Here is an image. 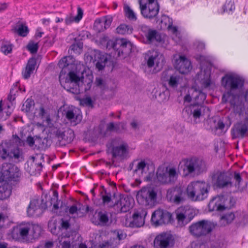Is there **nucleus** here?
I'll use <instances>...</instances> for the list:
<instances>
[{
    "mask_svg": "<svg viewBox=\"0 0 248 248\" xmlns=\"http://www.w3.org/2000/svg\"><path fill=\"white\" fill-rule=\"evenodd\" d=\"M167 198L170 202L179 204L186 200V193L181 187H176L168 190Z\"/></svg>",
    "mask_w": 248,
    "mask_h": 248,
    "instance_id": "2eb2a0df",
    "label": "nucleus"
},
{
    "mask_svg": "<svg viewBox=\"0 0 248 248\" xmlns=\"http://www.w3.org/2000/svg\"><path fill=\"white\" fill-rule=\"evenodd\" d=\"M105 194L102 196L103 202L104 204H108L110 202L111 200V196L110 193H107L105 191Z\"/></svg>",
    "mask_w": 248,
    "mask_h": 248,
    "instance_id": "603ef678",
    "label": "nucleus"
},
{
    "mask_svg": "<svg viewBox=\"0 0 248 248\" xmlns=\"http://www.w3.org/2000/svg\"><path fill=\"white\" fill-rule=\"evenodd\" d=\"M124 11L125 16L130 20L135 21L137 20V16L134 11L128 5L124 6Z\"/></svg>",
    "mask_w": 248,
    "mask_h": 248,
    "instance_id": "c03bdc74",
    "label": "nucleus"
},
{
    "mask_svg": "<svg viewBox=\"0 0 248 248\" xmlns=\"http://www.w3.org/2000/svg\"><path fill=\"white\" fill-rule=\"evenodd\" d=\"M31 158L32 161L30 163L29 173L32 175L40 174L43 168L42 163L38 162L37 158L35 157L32 156Z\"/></svg>",
    "mask_w": 248,
    "mask_h": 248,
    "instance_id": "7c9ffc66",
    "label": "nucleus"
},
{
    "mask_svg": "<svg viewBox=\"0 0 248 248\" xmlns=\"http://www.w3.org/2000/svg\"><path fill=\"white\" fill-rule=\"evenodd\" d=\"M167 174L168 178L169 179V182H174L177 178L178 173H177L176 170L175 168H167Z\"/></svg>",
    "mask_w": 248,
    "mask_h": 248,
    "instance_id": "a19ab883",
    "label": "nucleus"
},
{
    "mask_svg": "<svg viewBox=\"0 0 248 248\" xmlns=\"http://www.w3.org/2000/svg\"><path fill=\"white\" fill-rule=\"evenodd\" d=\"M147 214L145 210L142 209L140 211H137L134 213L132 219L126 221V225L131 228H139L142 226L145 223V217Z\"/></svg>",
    "mask_w": 248,
    "mask_h": 248,
    "instance_id": "f3484780",
    "label": "nucleus"
},
{
    "mask_svg": "<svg viewBox=\"0 0 248 248\" xmlns=\"http://www.w3.org/2000/svg\"><path fill=\"white\" fill-rule=\"evenodd\" d=\"M225 127V124L222 121H219L216 126V129L223 130Z\"/></svg>",
    "mask_w": 248,
    "mask_h": 248,
    "instance_id": "774afa93",
    "label": "nucleus"
},
{
    "mask_svg": "<svg viewBox=\"0 0 248 248\" xmlns=\"http://www.w3.org/2000/svg\"><path fill=\"white\" fill-rule=\"evenodd\" d=\"M70 56H65L62 58L58 62V66L62 68L59 75V81L62 86L69 92L78 94L79 93L78 83L80 78L74 72L67 73L65 68L70 64L68 60Z\"/></svg>",
    "mask_w": 248,
    "mask_h": 248,
    "instance_id": "f03ea898",
    "label": "nucleus"
},
{
    "mask_svg": "<svg viewBox=\"0 0 248 248\" xmlns=\"http://www.w3.org/2000/svg\"><path fill=\"white\" fill-rule=\"evenodd\" d=\"M157 194L150 187H144L139 191L137 195L138 203L143 206L152 207L156 201Z\"/></svg>",
    "mask_w": 248,
    "mask_h": 248,
    "instance_id": "1a4fd4ad",
    "label": "nucleus"
},
{
    "mask_svg": "<svg viewBox=\"0 0 248 248\" xmlns=\"http://www.w3.org/2000/svg\"><path fill=\"white\" fill-rule=\"evenodd\" d=\"M98 221L95 223L103 226H108L110 224L109 213L106 211H99L97 213Z\"/></svg>",
    "mask_w": 248,
    "mask_h": 248,
    "instance_id": "2f4dec72",
    "label": "nucleus"
},
{
    "mask_svg": "<svg viewBox=\"0 0 248 248\" xmlns=\"http://www.w3.org/2000/svg\"><path fill=\"white\" fill-rule=\"evenodd\" d=\"M161 23L164 25V27L168 28L172 25V19L167 16L163 15L161 18Z\"/></svg>",
    "mask_w": 248,
    "mask_h": 248,
    "instance_id": "49530a36",
    "label": "nucleus"
},
{
    "mask_svg": "<svg viewBox=\"0 0 248 248\" xmlns=\"http://www.w3.org/2000/svg\"><path fill=\"white\" fill-rule=\"evenodd\" d=\"M81 103L87 106L92 107L93 106V102L90 97H86L82 99Z\"/></svg>",
    "mask_w": 248,
    "mask_h": 248,
    "instance_id": "bf43d9fd",
    "label": "nucleus"
},
{
    "mask_svg": "<svg viewBox=\"0 0 248 248\" xmlns=\"http://www.w3.org/2000/svg\"><path fill=\"white\" fill-rule=\"evenodd\" d=\"M13 46L12 44L8 41H3L2 43L0 50L2 52L7 55L12 52Z\"/></svg>",
    "mask_w": 248,
    "mask_h": 248,
    "instance_id": "79ce46f5",
    "label": "nucleus"
},
{
    "mask_svg": "<svg viewBox=\"0 0 248 248\" xmlns=\"http://www.w3.org/2000/svg\"><path fill=\"white\" fill-rule=\"evenodd\" d=\"M210 177L211 184L214 188H228L232 186V178L225 171L214 170L211 173Z\"/></svg>",
    "mask_w": 248,
    "mask_h": 248,
    "instance_id": "0eeeda50",
    "label": "nucleus"
},
{
    "mask_svg": "<svg viewBox=\"0 0 248 248\" xmlns=\"http://www.w3.org/2000/svg\"><path fill=\"white\" fill-rule=\"evenodd\" d=\"M210 188V185L204 181L191 182L186 188L187 195L192 201H202L208 197Z\"/></svg>",
    "mask_w": 248,
    "mask_h": 248,
    "instance_id": "7ed1b4c3",
    "label": "nucleus"
},
{
    "mask_svg": "<svg viewBox=\"0 0 248 248\" xmlns=\"http://www.w3.org/2000/svg\"><path fill=\"white\" fill-rule=\"evenodd\" d=\"M167 169H159L156 172V178L158 182L162 184H168L169 179L167 174Z\"/></svg>",
    "mask_w": 248,
    "mask_h": 248,
    "instance_id": "4c0bfd02",
    "label": "nucleus"
},
{
    "mask_svg": "<svg viewBox=\"0 0 248 248\" xmlns=\"http://www.w3.org/2000/svg\"><path fill=\"white\" fill-rule=\"evenodd\" d=\"M156 33L155 30L149 31L146 35L147 38L150 41L154 40L156 38Z\"/></svg>",
    "mask_w": 248,
    "mask_h": 248,
    "instance_id": "864d4df0",
    "label": "nucleus"
},
{
    "mask_svg": "<svg viewBox=\"0 0 248 248\" xmlns=\"http://www.w3.org/2000/svg\"><path fill=\"white\" fill-rule=\"evenodd\" d=\"M201 66V70L200 73L196 75V80L199 81L204 88L209 87L212 84L211 80V72L209 69H204Z\"/></svg>",
    "mask_w": 248,
    "mask_h": 248,
    "instance_id": "aec40b11",
    "label": "nucleus"
},
{
    "mask_svg": "<svg viewBox=\"0 0 248 248\" xmlns=\"http://www.w3.org/2000/svg\"><path fill=\"white\" fill-rule=\"evenodd\" d=\"M233 138H243L248 135V118L236 123L232 129Z\"/></svg>",
    "mask_w": 248,
    "mask_h": 248,
    "instance_id": "a211bd4d",
    "label": "nucleus"
},
{
    "mask_svg": "<svg viewBox=\"0 0 248 248\" xmlns=\"http://www.w3.org/2000/svg\"><path fill=\"white\" fill-rule=\"evenodd\" d=\"M64 113L67 119L73 125L79 124L82 120V115L79 113H77L75 108H68L64 110Z\"/></svg>",
    "mask_w": 248,
    "mask_h": 248,
    "instance_id": "a878e982",
    "label": "nucleus"
},
{
    "mask_svg": "<svg viewBox=\"0 0 248 248\" xmlns=\"http://www.w3.org/2000/svg\"><path fill=\"white\" fill-rule=\"evenodd\" d=\"M204 162L197 157L183 159L179 163V168L183 171L185 176L190 175L199 174L203 171Z\"/></svg>",
    "mask_w": 248,
    "mask_h": 248,
    "instance_id": "20e7f679",
    "label": "nucleus"
},
{
    "mask_svg": "<svg viewBox=\"0 0 248 248\" xmlns=\"http://www.w3.org/2000/svg\"><path fill=\"white\" fill-rule=\"evenodd\" d=\"M36 65L35 59L31 58L28 60L26 66L22 71V75L24 79H27L30 78L35 70Z\"/></svg>",
    "mask_w": 248,
    "mask_h": 248,
    "instance_id": "bb28decb",
    "label": "nucleus"
},
{
    "mask_svg": "<svg viewBox=\"0 0 248 248\" xmlns=\"http://www.w3.org/2000/svg\"><path fill=\"white\" fill-rule=\"evenodd\" d=\"M83 14L82 9L80 7H78L77 15L75 16L71 15L67 16L65 19L66 24L69 25L74 22H78L82 18Z\"/></svg>",
    "mask_w": 248,
    "mask_h": 248,
    "instance_id": "e433bc0d",
    "label": "nucleus"
},
{
    "mask_svg": "<svg viewBox=\"0 0 248 248\" xmlns=\"http://www.w3.org/2000/svg\"><path fill=\"white\" fill-rule=\"evenodd\" d=\"M26 142L30 146H32L34 143L33 138L31 136H29L27 139Z\"/></svg>",
    "mask_w": 248,
    "mask_h": 248,
    "instance_id": "69168bd1",
    "label": "nucleus"
},
{
    "mask_svg": "<svg viewBox=\"0 0 248 248\" xmlns=\"http://www.w3.org/2000/svg\"><path fill=\"white\" fill-rule=\"evenodd\" d=\"M139 2L141 14L144 18L152 19L156 17L159 11V5L156 0H146L145 3H143L142 0Z\"/></svg>",
    "mask_w": 248,
    "mask_h": 248,
    "instance_id": "6e6552de",
    "label": "nucleus"
},
{
    "mask_svg": "<svg viewBox=\"0 0 248 248\" xmlns=\"http://www.w3.org/2000/svg\"><path fill=\"white\" fill-rule=\"evenodd\" d=\"M21 156L18 148H13L11 143L3 141L0 144V158L5 160L8 158L18 159Z\"/></svg>",
    "mask_w": 248,
    "mask_h": 248,
    "instance_id": "f8f14e48",
    "label": "nucleus"
},
{
    "mask_svg": "<svg viewBox=\"0 0 248 248\" xmlns=\"http://www.w3.org/2000/svg\"><path fill=\"white\" fill-rule=\"evenodd\" d=\"M111 46L119 57H125L131 51L132 45L131 43L124 39L117 40L114 42L110 41L108 43V46Z\"/></svg>",
    "mask_w": 248,
    "mask_h": 248,
    "instance_id": "9b49d317",
    "label": "nucleus"
},
{
    "mask_svg": "<svg viewBox=\"0 0 248 248\" xmlns=\"http://www.w3.org/2000/svg\"><path fill=\"white\" fill-rule=\"evenodd\" d=\"M171 215L163 210L158 209L152 214L151 221L155 226L169 223L171 219Z\"/></svg>",
    "mask_w": 248,
    "mask_h": 248,
    "instance_id": "dca6fc26",
    "label": "nucleus"
},
{
    "mask_svg": "<svg viewBox=\"0 0 248 248\" xmlns=\"http://www.w3.org/2000/svg\"><path fill=\"white\" fill-rule=\"evenodd\" d=\"M61 225L62 229H65V230L68 229L70 226L69 220H65V219L62 218L61 219Z\"/></svg>",
    "mask_w": 248,
    "mask_h": 248,
    "instance_id": "6e6d98bb",
    "label": "nucleus"
},
{
    "mask_svg": "<svg viewBox=\"0 0 248 248\" xmlns=\"http://www.w3.org/2000/svg\"><path fill=\"white\" fill-rule=\"evenodd\" d=\"M147 164L145 161H140L139 162L137 166L136 169L134 170L135 172H138L140 171L141 173H143L144 169L146 167Z\"/></svg>",
    "mask_w": 248,
    "mask_h": 248,
    "instance_id": "8fccbe9b",
    "label": "nucleus"
},
{
    "mask_svg": "<svg viewBox=\"0 0 248 248\" xmlns=\"http://www.w3.org/2000/svg\"><path fill=\"white\" fill-rule=\"evenodd\" d=\"M116 31L121 34H129L132 32V28L127 25L122 24L116 28Z\"/></svg>",
    "mask_w": 248,
    "mask_h": 248,
    "instance_id": "ea45409f",
    "label": "nucleus"
},
{
    "mask_svg": "<svg viewBox=\"0 0 248 248\" xmlns=\"http://www.w3.org/2000/svg\"><path fill=\"white\" fill-rule=\"evenodd\" d=\"M16 99V93L13 89H11L10 94L8 96V100L10 102L14 101Z\"/></svg>",
    "mask_w": 248,
    "mask_h": 248,
    "instance_id": "e2e57ef3",
    "label": "nucleus"
},
{
    "mask_svg": "<svg viewBox=\"0 0 248 248\" xmlns=\"http://www.w3.org/2000/svg\"><path fill=\"white\" fill-rule=\"evenodd\" d=\"M13 139L14 142L17 146H22L24 144V141L21 140L16 135L13 136Z\"/></svg>",
    "mask_w": 248,
    "mask_h": 248,
    "instance_id": "4d7b16f0",
    "label": "nucleus"
},
{
    "mask_svg": "<svg viewBox=\"0 0 248 248\" xmlns=\"http://www.w3.org/2000/svg\"><path fill=\"white\" fill-rule=\"evenodd\" d=\"M54 243L51 241H46L44 246L38 247L39 248H53Z\"/></svg>",
    "mask_w": 248,
    "mask_h": 248,
    "instance_id": "680f3d73",
    "label": "nucleus"
},
{
    "mask_svg": "<svg viewBox=\"0 0 248 248\" xmlns=\"http://www.w3.org/2000/svg\"><path fill=\"white\" fill-rule=\"evenodd\" d=\"M99 246L101 248H112L113 244L111 240L106 241L103 242L101 244L97 245Z\"/></svg>",
    "mask_w": 248,
    "mask_h": 248,
    "instance_id": "5fc2aeb1",
    "label": "nucleus"
},
{
    "mask_svg": "<svg viewBox=\"0 0 248 248\" xmlns=\"http://www.w3.org/2000/svg\"><path fill=\"white\" fill-rule=\"evenodd\" d=\"M16 31L18 35L22 37L26 36L29 32L27 26L22 24L18 26Z\"/></svg>",
    "mask_w": 248,
    "mask_h": 248,
    "instance_id": "a18cd8bd",
    "label": "nucleus"
},
{
    "mask_svg": "<svg viewBox=\"0 0 248 248\" xmlns=\"http://www.w3.org/2000/svg\"><path fill=\"white\" fill-rule=\"evenodd\" d=\"M34 104L33 101L27 99L25 102L26 109L27 111H30L32 105Z\"/></svg>",
    "mask_w": 248,
    "mask_h": 248,
    "instance_id": "0e129e2a",
    "label": "nucleus"
},
{
    "mask_svg": "<svg viewBox=\"0 0 248 248\" xmlns=\"http://www.w3.org/2000/svg\"><path fill=\"white\" fill-rule=\"evenodd\" d=\"M213 205V208L212 210H216L218 211H222L224 210L225 209L226 207L224 206V205H221L219 203L217 204V203H214V200L212 201H211L209 202V207H211V206Z\"/></svg>",
    "mask_w": 248,
    "mask_h": 248,
    "instance_id": "09e8293b",
    "label": "nucleus"
},
{
    "mask_svg": "<svg viewBox=\"0 0 248 248\" xmlns=\"http://www.w3.org/2000/svg\"><path fill=\"white\" fill-rule=\"evenodd\" d=\"M80 209V208H78L77 205H73L69 208L68 212L70 214H74L77 213L78 210Z\"/></svg>",
    "mask_w": 248,
    "mask_h": 248,
    "instance_id": "13d9d810",
    "label": "nucleus"
},
{
    "mask_svg": "<svg viewBox=\"0 0 248 248\" xmlns=\"http://www.w3.org/2000/svg\"><path fill=\"white\" fill-rule=\"evenodd\" d=\"M54 133L55 138L58 140L57 144L61 146H64L71 143L75 137L73 130L70 128H68L64 131L60 129H56Z\"/></svg>",
    "mask_w": 248,
    "mask_h": 248,
    "instance_id": "ddd939ff",
    "label": "nucleus"
},
{
    "mask_svg": "<svg viewBox=\"0 0 248 248\" xmlns=\"http://www.w3.org/2000/svg\"><path fill=\"white\" fill-rule=\"evenodd\" d=\"M131 199L128 197L121 198L120 201V212L125 213L129 211L132 208Z\"/></svg>",
    "mask_w": 248,
    "mask_h": 248,
    "instance_id": "c9c22d12",
    "label": "nucleus"
},
{
    "mask_svg": "<svg viewBox=\"0 0 248 248\" xmlns=\"http://www.w3.org/2000/svg\"><path fill=\"white\" fill-rule=\"evenodd\" d=\"M41 232V228L38 225L22 222L13 228L11 235L17 241L29 244L38 239Z\"/></svg>",
    "mask_w": 248,
    "mask_h": 248,
    "instance_id": "f257e3e1",
    "label": "nucleus"
},
{
    "mask_svg": "<svg viewBox=\"0 0 248 248\" xmlns=\"http://www.w3.org/2000/svg\"><path fill=\"white\" fill-rule=\"evenodd\" d=\"M216 224L208 220H202L193 223L188 227L189 233L195 238L207 235L215 228Z\"/></svg>",
    "mask_w": 248,
    "mask_h": 248,
    "instance_id": "39448f33",
    "label": "nucleus"
},
{
    "mask_svg": "<svg viewBox=\"0 0 248 248\" xmlns=\"http://www.w3.org/2000/svg\"><path fill=\"white\" fill-rule=\"evenodd\" d=\"M205 109L208 110L209 108L202 105L193 104L186 107L184 110L187 114H192L195 119H197L201 117Z\"/></svg>",
    "mask_w": 248,
    "mask_h": 248,
    "instance_id": "b1692460",
    "label": "nucleus"
},
{
    "mask_svg": "<svg viewBox=\"0 0 248 248\" xmlns=\"http://www.w3.org/2000/svg\"><path fill=\"white\" fill-rule=\"evenodd\" d=\"M235 218V215L233 213L227 214L221 217V224L223 225L229 224L232 222Z\"/></svg>",
    "mask_w": 248,
    "mask_h": 248,
    "instance_id": "37998d69",
    "label": "nucleus"
},
{
    "mask_svg": "<svg viewBox=\"0 0 248 248\" xmlns=\"http://www.w3.org/2000/svg\"><path fill=\"white\" fill-rule=\"evenodd\" d=\"M112 20V16H109L96 19L94 23V28L98 32L103 31L110 27Z\"/></svg>",
    "mask_w": 248,
    "mask_h": 248,
    "instance_id": "5701e85b",
    "label": "nucleus"
},
{
    "mask_svg": "<svg viewBox=\"0 0 248 248\" xmlns=\"http://www.w3.org/2000/svg\"><path fill=\"white\" fill-rule=\"evenodd\" d=\"M8 6L7 3H0V13L5 11L7 8Z\"/></svg>",
    "mask_w": 248,
    "mask_h": 248,
    "instance_id": "338daca9",
    "label": "nucleus"
},
{
    "mask_svg": "<svg viewBox=\"0 0 248 248\" xmlns=\"http://www.w3.org/2000/svg\"><path fill=\"white\" fill-rule=\"evenodd\" d=\"M190 92H192V96L195 102L194 104L202 105L206 98V94L195 86L191 88Z\"/></svg>",
    "mask_w": 248,
    "mask_h": 248,
    "instance_id": "c85d7f7f",
    "label": "nucleus"
},
{
    "mask_svg": "<svg viewBox=\"0 0 248 248\" xmlns=\"http://www.w3.org/2000/svg\"><path fill=\"white\" fill-rule=\"evenodd\" d=\"M171 240V236L167 233H162L156 236L154 240L155 248H167Z\"/></svg>",
    "mask_w": 248,
    "mask_h": 248,
    "instance_id": "393cba45",
    "label": "nucleus"
},
{
    "mask_svg": "<svg viewBox=\"0 0 248 248\" xmlns=\"http://www.w3.org/2000/svg\"><path fill=\"white\" fill-rule=\"evenodd\" d=\"M21 175L19 169L13 164L4 163L0 167V178L11 184L19 182Z\"/></svg>",
    "mask_w": 248,
    "mask_h": 248,
    "instance_id": "423d86ee",
    "label": "nucleus"
},
{
    "mask_svg": "<svg viewBox=\"0 0 248 248\" xmlns=\"http://www.w3.org/2000/svg\"><path fill=\"white\" fill-rule=\"evenodd\" d=\"M158 54L157 51H148L145 54V60L146 61L147 65L149 68L153 67L155 63L158 66V62L157 60Z\"/></svg>",
    "mask_w": 248,
    "mask_h": 248,
    "instance_id": "c756f323",
    "label": "nucleus"
},
{
    "mask_svg": "<svg viewBox=\"0 0 248 248\" xmlns=\"http://www.w3.org/2000/svg\"><path fill=\"white\" fill-rule=\"evenodd\" d=\"M7 217L2 213H0V228L3 227Z\"/></svg>",
    "mask_w": 248,
    "mask_h": 248,
    "instance_id": "052dcab7",
    "label": "nucleus"
},
{
    "mask_svg": "<svg viewBox=\"0 0 248 248\" xmlns=\"http://www.w3.org/2000/svg\"><path fill=\"white\" fill-rule=\"evenodd\" d=\"M244 84L243 78L238 76L226 75L222 78L223 86L229 91L227 95L230 96L231 92L241 88Z\"/></svg>",
    "mask_w": 248,
    "mask_h": 248,
    "instance_id": "9d476101",
    "label": "nucleus"
},
{
    "mask_svg": "<svg viewBox=\"0 0 248 248\" xmlns=\"http://www.w3.org/2000/svg\"><path fill=\"white\" fill-rule=\"evenodd\" d=\"M39 46L38 43L30 42L27 46L28 50L32 54L36 53L38 49Z\"/></svg>",
    "mask_w": 248,
    "mask_h": 248,
    "instance_id": "de8ad7c7",
    "label": "nucleus"
},
{
    "mask_svg": "<svg viewBox=\"0 0 248 248\" xmlns=\"http://www.w3.org/2000/svg\"><path fill=\"white\" fill-rule=\"evenodd\" d=\"M182 78L179 75L173 74L169 77L166 81H167L168 86L170 88L175 89L181 83Z\"/></svg>",
    "mask_w": 248,
    "mask_h": 248,
    "instance_id": "f704fd0d",
    "label": "nucleus"
},
{
    "mask_svg": "<svg viewBox=\"0 0 248 248\" xmlns=\"http://www.w3.org/2000/svg\"><path fill=\"white\" fill-rule=\"evenodd\" d=\"M107 130L109 131L119 132V123L115 124L112 122L108 124L107 126Z\"/></svg>",
    "mask_w": 248,
    "mask_h": 248,
    "instance_id": "3c124183",
    "label": "nucleus"
},
{
    "mask_svg": "<svg viewBox=\"0 0 248 248\" xmlns=\"http://www.w3.org/2000/svg\"><path fill=\"white\" fill-rule=\"evenodd\" d=\"M178 224L183 227L190 222L193 218L192 210L187 207L181 206L175 211Z\"/></svg>",
    "mask_w": 248,
    "mask_h": 248,
    "instance_id": "4468645a",
    "label": "nucleus"
},
{
    "mask_svg": "<svg viewBox=\"0 0 248 248\" xmlns=\"http://www.w3.org/2000/svg\"><path fill=\"white\" fill-rule=\"evenodd\" d=\"M38 114L45 122L48 125L51 124V119L49 113L46 110L43 106H40L39 109Z\"/></svg>",
    "mask_w": 248,
    "mask_h": 248,
    "instance_id": "58836bf2",
    "label": "nucleus"
},
{
    "mask_svg": "<svg viewBox=\"0 0 248 248\" xmlns=\"http://www.w3.org/2000/svg\"><path fill=\"white\" fill-rule=\"evenodd\" d=\"M11 192L12 187L9 182L0 178V200L9 197Z\"/></svg>",
    "mask_w": 248,
    "mask_h": 248,
    "instance_id": "cd10ccee",
    "label": "nucleus"
},
{
    "mask_svg": "<svg viewBox=\"0 0 248 248\" xmlns=\"http://www.w3.org/2000/svg\"><path fill=\"white\" fill-rule=\"evenodd\" d=\"M42 201L38 200H33L31 201L27 209L28 216L38 217L43 213L46 207L42 205Z\"/></svg>",
    "mask_w": 248,
    "mask_h": 248,
    "instance_id": "6ab92c4d",
    "label": "nucleus"
},
{
    "mask_svg": "<svg viewBox=\"0 0 248 248\" xmlns=\"http://www.w3.org/2000/svg\"><path fill=\"white\" fill-rule=\"evenodd\" d=\"M59 248H77L73 241L71 240L69 237L66 235H62L59 237Z\"/></svg>",
    "mask_w": 248,
    "mask_h": 248,
    "instance_id": "473e14b6",
    "label": "nucleus"
},
{
    "mask_svg": "<svg viewBox=\"0 0 248 248\" xmlns=\"http://www.w3.org/2000/svg\"><path fill=\"white\" fill-rule=\"evenodd\" d=\"M95 61H97L96 63V67L99 70H102L105 67L106 63L108 62V58L106 55L102 54L100 52L96 53Z\"/></svg>",
    "mask_w": 248,
    "mask_h": 248,
    "instance_id": "72a5a7b5",
    "label": "nucleus"
},
{
    "mask_svg": "<svg viewBox=\"0 0 248 248\" xmlns=\"http://www.w3.org/2000/svg\"><path fill=\"white\" fill-rule=\"evenodd\" d=\"M111 153L112 156L121 159L126 158L128 155V146L125 142H122L118 145H113Z\"/></svg>",
    "mask_w": 248,
    "mask_h": 248,
    "instance_id": "412c9836",
    "label": "nucleus"
},
{
    "mask_svg": "<svg viewBox=\"0 0 248 248\" xmlns=\"http://www.w3.org/2000/svg\"><path fill=\"white\" fill-rule=\"evenodd\" d=\"M175 69L182 74L188 73L191 68L190 62L184 56H180L174 63Z\"/></svg>",
    "mask_w": 248,
    "mask_h": 248,
    "instance_id": "4be33fe9",
    "label": "nucleus"
}]
</instances>
